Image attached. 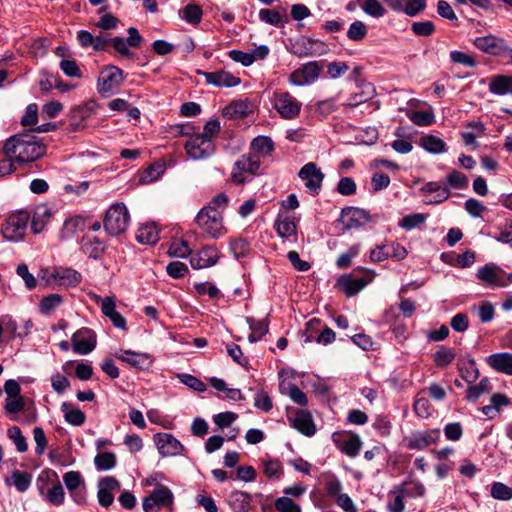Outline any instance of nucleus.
<instances>
[{
    "mask_svg": "<svg viewBox=\"0 0 512 512\" xmlns=\"http://www.w3.org/2000/svg\"><path fill=\"white\" fill-rule=\"evenodd\" d=\"M8 437L13 440L16 449L20 453H24L28 449V445L25 437L22 435V432L19 427L12 426L7 431Z\"/></svg>",
    "mask_w": 512,
    "mask_h": 512,
    "instance_id": "nucleus-55",
    "label": "nucleus"
},
{
    "mask_svg": "<svg viewBox=\"0 0 512 512\" xmlns=\"http://www.w3.org/2000/svg\"><path fill=\"white\" fill-rule=\"evenodd\" d=\"M477 49L493 56H505L509 50V45L504 39L497 37L495 34H486L477 37L474 40Z\"/></svg>",
    "mask_w": 512,
    "mask_h": 512,
    "instance_id": "nucleus-12",
    "label": "nucleus"
},
{
    "mask_svg": "<svg viewBox=\"0 0 512 512\" xmlns=\"http://www.w3.org/2000/svg\"><path fill=\"white\" fill-rule=\"evenodd\" d=\"M490 390V381L487 378H483L477 385H472L468 387L466 399L468 401H475L482 395L488 393Z\"/></svg>",
    "mask_w": 512,
    "mask_h": 512,
    "instance_id": "nucleus-46",
    "label": "nucleus"
},
{
    "mask_svg": "<svg viewBox=\"0 0 512 512\" xmlns=\"http://www.w3.org/2000/svg\"><path fill=\"white\" fill-rule=\"evenodd\" d=\"M116 462L115 454L110 452L99 453L94 458V464L99 471H107L114 468Z\"/></svg>",
    "mask_w": 512,
    "mask_h": 512,
    "instance_id": "nucleus-47",
    "label": "nucleus"
},
{
    "mask_svg": "<svg viewBox=\"0 0 512 512\" xmlns=\"http://www.w3.org/2000/svg\"><path fill=\"white\" fill-rule=\"evenodd\" d=\"M468 185L469 180L467 176L456 169L451 170L446 176V187H448V189L463 190L466 189Z\"/></svg>",
    "mask_w": 512,
    "mask_h": 512,
    "instance_id": "nucleus-41",
    "label": "nucleus"
},
{
    "mask_svg": "<svg viewBox=\"0 0 512 512\" xmlns=\"http://www.w3.org/2000/svg\"><path fill=\"white\" fill-rule=\"evenodd\" d=\"M422 191L425 193H435V199L430 203L439 204L447 200L450 196V190L446 186H441L438 182H427L423 187Z\"/></svg>",
    "mask_w": 512,
    "mask_h": 512,
    "instance_id": "nucleus-36",
    "label": "nucleus"
},
{
    "mask_svg": "<svg viewBox=\"0 0 512 512\" xmlns=\"http://www.w3.org/2000/svg\"><path fill=\"white\" fill-rule=\"evenodd\" d=\"M375 277V273L371 270L365 271V277L353 278L350 275L342 276L339 279V285L347 296H354L360 292L368 283H370Z\"/></svg>",
    "mask_w": 512,
    "mask_h": 512,
    "instance_id": "nucleus-20",
    "label": "nucleus"
},
{
    "mask_svg": "<svg viewBox=\"0 0 512 512\" xmlns=\"http://www.w3.org/2000/svg\"><path fill=\"white\" fill-rule=\"evenodd\" d=\"M30 214L20 210L11 214L2 226V234L5 239L19 242L24 239L28 229Z\"/></svg>",
    "mask_w": 512,
    "mask_h": 512,
    "instance_id": "nucleus-6",
    "label": "nucleus"
},
{
    "mask_svg": "<svg viewBox=\"0 0 512 512\" xmlns=\"http://www.w3.org/2000/svg\"><path fill=\"white\" fill-rule=\"evenodd\" d=\"M290 425L305 436H313L316 432L311 414L306 410H298L288 418Z\"/></svg>",
    "mask_w": 512,
    "mask_h": 512,
    "instance_id": "nucleus-21",
    "label": "nucleus"
},
{
    "mask_svg": "<svg viewBox=\"0 0 512 512\" xmlns=\"http://www.w3.org/2000/svg\"><path fill=\"white\" fill-rule=\"evenodd\" d=\"M393 494H395V497L393 500L389 501L388 503V510L390 512H404L405 504H404V497L405 495V484L396 487L393 491Z\"/></svg>",
    "mask_w": 512,
    "mask_h": 512,
    "instance_id": "nucleus-49",
    "label": "nucleus"
},
{
    "mask_svg": "<svg viewBox=\"0 0 512 512\" xmlns=\"http://www.w3.org/2000/svg\"><path fill=\"white\" fill-rule=\"evenodd\" d=\"M490 494L496 500L509 501L512 499V487L495 481L491 484Z\"/></svg>",
    "mask_w": 512,
    "mask_h": 512,
    "instance_id": "nucleus-48",
    "label": "nucleus"
},
{
    "mask_svg": "<svg viewBox=\"0 0 512 512\" xmlns=\"http://www.w3.org/2000/svg\"><path fill=\"white\" fill-rule=\"evenodd\" d=\"M130 216L123 203L113 204L106 212L103 225L111 236H118L126 231Z\"/></svg>",
    "mask_w": 512,
    "mask_h": 512,
    "instance_id": "nucleus-5",
    "label": "nucleus"
},
{
    "mask_svg": "<svg viewBox=\"0 0 512 512\" xmlns=\"http://www.w3.org/2000/svg\"><path fill=\"white\" fill-rule=\"evenodd\" d=\"M476 277L479 282L491 288L507 287L506 272L494 263H488L477 270Z\"/></svg>",
    "mask_w": 512,
    "mask_h": 512,
    "instance_id": "nucleus-10",
    "label": "nucleus"
},
{
    "mask_svg": "<svg viewBox=\"0 0 512 512\" xmlns=\"http://www.w3.org/2000/svg\"><path fill=\"white\" fill-rule=\"evenodd\" d=\"M195 223L204 237L218 239L227 233L223 215L215 210L201 208L195 217Z\"/></svg>",
    "mask_w": 512,
    "mask_h": 512,
    "instance_id": "nucleus-2",
    "label": "nucleus"
},
{
    "mask_svg": "<svg viewBox=\"0 0 512 512\" xmlns=\"http://www.w3.org/2000/svg\"><path fill=\"white\" fill-rule=\"evenodd\" d=\"M150 496L158 504V507L171 505L174 498L171 490L163 485L157 486Z\"/></svg>",
    "mask_w": 512,
    "mask_h": 512,
    "instance_id": "nucleus-43",
    "label": "nucleus"
},
{
    "mask_svg": "<svg viewBox=\"0 0 512 512\" xmlns=\"http://www.w3.org/2000/svg\"><path fill=\"white\" fill-rule=\"evenodd\" d=\"M63 298L59 294H50L44 297L40 302V310L44 314H49L55 310L61 303Z\"/></svg>",
    "mask_w": 512,
    "mask_h": 512,
    "instance_id": "nucleus-57",
    "label": "nucleus"
},
{
    "mask_svg": "<svg viewBox=\"0 0 512 512\" xmlns=\"http://www.w3.org/2000/svg\"><path fill=\"white\" fill-rule=\"evenodd\" d=\"M440 429H428L412 433L406 439V446L411 450H423L440 439Z\"/></svg>",
    "mask_w": 512,
    "mask_h": 512,
    "instance_id": "nucleus-15",
    "label": "nucleus"
},
{
    "mask_svg": "<svg viewBox=\"0 0 512 512\" xmlns=\"http://www.w3.org/2000/svg\"><path fill=\"white\" fill-rule=\"evenodd\" d=\"M298 177L305 182L306 189L312 195H318L325 175L316 163L308 162L299 170Z\"/></svg>",
    "mask_w": 512,
    "mask_h": 512,
    "instance_id": "nucleus-11",
    "label": "nucleus"
},
{
    "mask_svg": "<svg viewBox=\"0 0 512 512\" xmlns=\"http://www.w3.org/2000/svg\"><path fill=\"white\" fill-rule=\"evenodd\" d=\"M358 3L361 9L371 17L380 18L386 13L384 6L378 0H362Z\"/></svg>",
    "mask_w": 512,
    "mask_h": 512,
    "instance_id": "nucleus-44",
    "label": "nucleus"
},
{
    "mask_svg": "<svg viewBox=\"0 0 512 512\" xmlns=\"http://www.w3.org/2000/svg\"><path fill=\"white\" fill-rule=\"evenodd\" d=\"M250 113V104L246 100L233 101L223 109V116L229 119H241Z\"/></svg>",
    "mask_w": 512,
    "mask_h": 512,
    "instance_id": "nucleus-31",
    "label": "nucleus"
},
{
    "mask_svg": "<svg viewBox=\"0 0 512 512\" xmlns=\"http://www.w3.org/2000/svg\"><path fill=\"white\" fill-rule=\"evenodd\" d=\"M30 218L32 232L34 234H39L44 231L50 222L52 218V211L47 205L41 204L34 209L33 215L32 217L30 216Z\"/></svg>",
    "mask_w": 512,
    "mask_h": 512,
    "instance_id": "nucleus-26",
    "label": "nucleus"
},
{
    "mask_svg": "<svg viewBox=\"0 0 512 512\" xmlns=\"http://www.w3.org/2000/svg\"><path fill=\"white\" fill-rule=\"evenodd\" d=\"M320 74L317 62H309L293 71L289 76V83L295 86L309 85L315 82Z\"/></svg>",
    "mask_w": 512,
    "mask_h": 512,
    "instance_id": "nucleus-14",
    "label": "nucleus"
},
{
    "mask_svg": "<svg viewBox=\"0 0 512 512\" xmlns=\"http://www.w3.org/2000/svg\"><path fill=\"white\" fill-rule=\"evenodd\" d=\"M63 481L75 503L82 505L85 503V496L77 492V489L84 483L83 478L78 471H69L63 475Z\"/></svg>",
    "mask_w": 512,
    "mask_h": 512,
    "instance_id": "nucleus-27",
    "label": "nucleus"
},
{
    "mask_svg": "<svg viewBox=\"0 0 512 512\" xmlns=\"http://www.w3.org/2000/svg\"><path fill=\"white\" fill-rule=\"evenodd\" d=\"M260 167V160L251 154L242 155L234 164L232 178L236 183H243L245 178L243 173L256 174Z\"/></svg>",
    "mask_w": 512,
    "mask_h": 512,
    "instance_id": "nucleus-18",
    "label": "nucleus"
},
{
    "mask_svg": "<svg viewBox=\"0 0 512 512\" xmlns=\"http://www.w3.org/2000/svg\"><path fill=\"white\" fill-rule=\"evenodd\" d=\"M178 378L180 379L181 383L197 392L206 391L205 383L193 375L184 373L180 374Z\"/></svg>",
    "mask_w": 512,
    "mask_h": 512,
    "instance_id": "nucleus-63",
    "label": "nucleus"
},
{
    "mask_svg": "<svg viewBox=\"0 0 512 512\" xmlns=\"http://www.w3.org/2000/svg\"><path fill=\"white\" fill-rule=\"evenodd\" d=\"M251 149L262 156H269L274 150V143L268 136H258L252 140Z\"/></svg>",
    "mask_w": 512,
    "mask_h": 512,
    "instance_id": "nucleus-40",
    "label": "nucleus"
},
{
    "mask_svg": "<svg viewBox=\"0 0 512 512\" xmlns=\"http://www.w3.org/2000/svg\"><path fill=\"white\" fill-rule=\"evenodd\" d=\"M44 475H46L47 479L54 481L52 487L45 493L44 500L54 506L62 505L65 501V491L59 481L58 474L55 471L46 469L42 471L38 480H41Z\"/></svg>",
    "mask_w": 512,
    "mask_h": 512,
    "instance_id": "nucleus-17",
    "label": "nucleus"
},
{
    "mask_svg": "<svg viewBox=\"0 0 512 512\" xmlns=\"http://www.w3.org/2000/svg\"><path fill=\"white\" fill-rule=\"evenodd\" d=\"M456 357L454 349L441 347L434 354V362L438 367H445L452 363Z\"/></svg>",
    "mask_w": 512,
    "mask_h": 512,
    "instance_id": "nucleus-51",
    "label": "nucleus"
},
{
    "mask_svg": "<svg viewBox=\"0 0 512 512\" xmlns=\"http://www.w3.org/2000/svg\"><path fill=\"white\" fill-rule=\"evenodd\" d=\"M101 311L110 319L115 327L127 330L125 318L116 311V301L114 297H105L101 299Z\"/></svg>",
    "mask_w": 512,
    "mask_h": 512,
    "instance_id": "nucleus-24",
    "label": "nucleus"
},
{
    "mask_svg": "<svg viewBox=\"0 0 512 512\" xmlns=\"http://www.w3.org/2000/svg\"><path fill=\"white\" fill-rule=\"evenodd\" d=\"M124 79L123 70L114 65L105 66L98 76V92L102 95L113 94L120 88Z\"/></svg>",
    "mask_w": 512,
    "mask_h": 512,
    "instance_id": "nucleus-7",
    "label": "nucleus"
},
{
    "mask_svg": "<svg viewBox=\"0 0 512 512\" xmlns=\"http://www.w3.org/2000/svg\"><path fill=\"white\" fill-rule=\"evenodd\" d=\"M361 447V439L358 435L355 434L344 441L341 451L349 457H355L360 452Z\"/></svg>",
    "mask_w": 512,
    "mask_h": 512,
    "instance_id": "nucleus-53",
    "label": "nucleus"
},
{
    "mask_svg": "<svg viewBox=\"0 0 512 512\" xmlns=\"http://www.w3.org/2000/svg\"><path fill=\"white\" fill-rule=\"evenodd\" d=\"M78 42L83 47H92L94 50H104L108 44L103 34H78Z\"/></svg>",
    "mask_w": 512,
    "mask_h": 512,
    "instance_id": "nucleus-33",
    "label": "nucleus"
},
{
    "mask_svg": "<svg viewBox=\"0 0 512 512\" xmlns=\"http://www.w3.org/2000/svg\"><path fill=\"white\" fill-rule=\"evenodd\" d=\"M277 234L281 238H289L296 235L297 226L294 220L290 217H279L275 223Z\"/></svg>",
    "mask_w": 512,
    "mask_h": 512,
    "instance_id": "nucleus-38",
    "label": "nucleus"
},
{
    "mask_svg": "<svg viewBox=\"0 0 512 512\" xmlns=\"http://www.w3.org/2000/svg\"><path fill=\"white\" fill-rule=\"evenodd\" d=\"M219 252L215 246H205L190 257V264L193 269H204L217 263Z\"/></svg>",
    "mask_w": 512,
    "mask_h": 512,
    "instance_id": "nucleus-19",
    "label": "nucleus"
},
{
    "mask_svg": "<svg viewBox=\"0 0 512 512\" xmlns=\"http://www.w3.org/2000/svg\"><path fill=\"white\" fill-rule=\"evenodd\" d=\"M252 496L244 491H233L228 496V504L234 512H249Z\"/></svg>",
    "mask_w": 512,
    "mask_h": 512,
    "instance_id": "nucleus-28",
    "label": "nucleus"
},
{
    "mask_svg": "<svg viewBox=\"0 0 512 512\" xmlns=\"http://www.w3.org/2000/svg\"><path fill=\"white\" fill-rule=\"evenodd\" d=\"M270 103L279 116L285 120L297 118L302 108V103L290 92L284 90L274 91L270 97Z\"/></svg>",
    "mask_w": 512,
    "mask_h": 512,
    "instance_id": "nucleus-3",
    "label": "nucleus"
},
{
    "mask_svg": "<svg viewBox=\"0 0 512 512\" xmlns=\"http://www.w3.org/2000/svg\"><path fill=\"white\" fill-rule=\"evenodd\" d=\"M459 372L463 380L471 384L479 377V370L474 360H468L459 367Z\"/></svg>",
    "mask_w": 512,
    "mask_h": 512,
    "instance_id": "nucleus-50",
    "label": "nucleus"
},
{
    "mask_svg": "<svg viewBox=\"0 0 512 512\" xmlns=\"http://www.w3.org/2000/svg\"><path fill=\"white\" fill-rule=\"evenodd\" d=\"M486 362L495 371L512 376V353L491 354L486 358Z\"/></svg>",
    "mask_w": 512,
    "mask_h": 512,
    "instance_id": "nucleus-25",
    "label": "nucleus"
},
{
    "mask_svg": "<svg viewBox=\"0 0 512 512\" xmlns=\"http://www.w3.org/2000/svg\"><path fill=\"white\" fill-rule=\"evenodd\" d=\"M360 252L359 245H352L345 253L341 254L337 259V266L341 269L347 268L351 265L352 259L355 258Z\"/></svg>",
    "mask_w": 512,
    "mask_h": 512,
    "instance_id": "nucleus-61",
    "label": "nucleus"
},
{
    "mask_svg": "<svg viewBox=\"0 0 512 512\" xmlns=\"http://www.w3.org/2000/svg\"><path fill=\"white\" fill-rule=\"evenodd\" d=\"M82 249L90 258H98L103 252L101 241L96 237H85L82 240Z\"/></svg>",
    "mask_w": 512,
    "mask_h": 512,
    "instance_id": "nucleus-45",
    "label": "nucleus"
},
{
    "mask_svg": "<svg viewBox=\"0 0 512 512\" xmlns=\"http://www.w3.org/2000/svg\"><path fill=\"white\" fill-rule=\"evenodd\" d=\"M72 348L76 354L86 355L96 346L95 333L88 328H81L72 335Z\"/></svg>",
    "mask_w": 512,
    "mask_h": 512,
    "instance_id": "nucleus-16",
    "label": "nucleus"
},
{
    "mask_svg": "<svg viewBox=\"0 0 512 512\" xmlns=\"http://www.w3.org/2000/svg\"><path fill=\"white\" fill-rule=\"evenodd\" d=\"M205 77L208 84L217 87H234L240 84L241 80L239 77L233 75L228 71H216V72H199Z\"/></svg>",
    "mask_w": 512,
    "mask_h": 512,
    "instance_id": "nucleus-23",
    "label": "nucleus"
},
{
    "mask_svg": "<svg viewBox=\"0 0 512 512\" xmlns=\"http://www.w3.org/2000/svg\"><path fill=\"white\" fill-rule=\"evenodd\" d=\"M279 389L282 394L288 395L294 403L300 406H306L308 404L306 394L300 390L297 385L281 383Z\"/></svg>",
    "mask_w": 512,
    "mask_h": 512,
    "instance_id": "nucleus-34",
    "label": "nucleus"
},
{
    "mask_svg": "<svg viewBox=\"0 0 512 512\" xmlns=\"http://www.w3.org/2000/svg\"><path fill=\"white\" fill-rule=\"evenodd\" d=\"M12 482L7 484H12L16 487L19 492H25L29 489L32 481V476L28 472L14 470L11 474Z\"/></svg>",
    "mask_w": 512,
    "mask_h": 512,
    "instance_id": "nucleus-42",
    "label": "nucleus"
},
{
    "mask_svg": "<svg viewBox=\"0 0 512 512\" xmlns=\"http://www.w3.org/2000/svg\"><path fill=\"white\" fill-rule=\"evenodd\" d=\"M69 405L64 402L61 405V410L64 413L65 421L73 426H81L86 420V415L83 411L78 408L69 409Z\"/></svg>",
    "mask_w": 512,
    "mask_h": 512,
    "instance_id": "nucleus-39",
    "label": "nucleus"
},
{
    "mask_svg": "<svg viewBox=\"0 0 512 512\" xmlns=\"http://www.w3.org/2000/svg\"><path fill=\"white\" fill-rule=\"evenodd\" d=\"M168 253L170 256L178 258H185L189 255H192V251L188 246L187 242L182 240L172 242V244L169 247Z\"/></svg>",
    "mask_w": 512,
    "mask_h": 512,
    "instance_id": "nucleus-59",
    "label": "nucleus"
},
{
    "mask_svg": "<svg viewBox=\"0 0 512 512\" xmlns=\"http://www.w3.org/2000/svg\"><path fill=\"white\" fill-rule=\"evenodd\" d=\"M464 207L467 213L474 218L482 217L487 211V207L481 201L474 198L467 199Z\"/></svg>",
    "mask_w": 512,
    "mask_h": 512,
    "instance_id": "nucleus-56",
    "label": "nucleus"
},
{
    "mask_svg": "<svg viewBox=\"0 0 512 512\" xmlns=\"http://www.w3.org/2000/svg\"><path fill=\"white\" fill-rule=\"evenodd\" d=\"M46 152V146L31 133L17 134L4 144L3 153L13 157L17 163L33 162L41 158Z\"/></svg>",
    "mask_w": 512,
    "mask_h": 512,
    "instance_id": "nucleus-1",
    "label": "nucleus"
},
{
    "mask_svg": "<svg viewBox=\"0 0 512 512\" xmlns=\"http://www.w3.org/2000/svg\"><path fill=\"white\" fill-rule=\"evenodd\" d=\"M185 151L191 159L202 160L214 153L215 145L213 140L197 133L186 141Z\"/></svg>",
    "mask_w": 512,
    "mask_h": 512,
    "instance_id": "nucleus-9",
    "label": "nucleus"
},
{
    "mask_svg": "<svg viewBox=\"0 0 512 512\" xmlns=\"http://www.w3.org/2000/svg\"><path fill=\"white\" fill-rule=\"evenodd\" d=\"M326 45L319 40L312 39L305 34H298L290 40L289 50L297 56L320 55L326 52Z\"/></svg>",
    "mask_w": 512,
    "mask_h": 512,
    "instance_id": "nucleus-8",
    "label": "nucleus"
},
{
    "mask_svg": "<svg viewBox=\"0 0 512 512\" xmlns=\"http://www.w3.org/2000/svg\"><path fill=\"white\" fill-rule=\"evenodd\" d=\"M490 93L498 96L512 95V76L496 75L489 82Z\"/></svg>",
    "mask_w": 512,
    "mask_h": 512,
    "instance_id": "nucleus-30",
    "label": "nucleus"
},
{
    "mask_svg": "<svg viewBox=\"0 0 512 512\" xmlns=\"http://www.w3.org/2000/svg\"><path fill=\"white\" fill-rule=\"evenodd\" d=\"M482 323H489L494 319L495 308L490 301H482L477 307H473Z\"/></svg>",
    "mask_w": 512,
    "mask_h": 512,
    "instance_id": "nucleus-52",
    "label": "nucleus"
},
{
    "mask_svg": "<svg viewBox=\"0 0 512 512\" xmlns=\"http://www.w3.org/2000/svg\"><path fill=\"white\" fill-rule=\"evenodd\" d=\"M342 216L348 229L360 227L369 221L368 213L359 208H346L342 211Z\"/></svg>",
    "mask_w": 512,
    "mask_h": 512,
    "instance_id": "nucleus-29",
    "label": "nucleus"
},
{
    "mask_svg": "<svg viewBox=\"0 0 512 512\" xmlns=\"http://www.w3.org/2000/svg\"><path fill=\"white\" fill-rule=\"evenodd\" d=\"M275 509L279 512H301L300 506L286 496L276 499Z\"/></svg>",
    "mask_w": 512,
    "mask_h": 512,
    "instance_id": "nucleus-64",
    "label": "nucleus"
},
{
    "mask_svg": "<svg viewBox=\"0 0 512 512\" xmlns=\"http://www.w3.org/2000/svg\"><path fill=\"white\" fill-rule=\"evenodd\" d=\"M42 279L49 285L76 287L82 282V275L71 267L55 266L41 270Z\"/></svg>",
    "mask_w": 512,
    "mask_h": 512,
    "instance_id": "nucleus-4",
    "label": "nucleus"
},
{
    "mask_svg": "<svg viewBox=\"0 0 512 512\" xmlns=\"http://www.w3.org/2000/svg\"><path fill=\"white\" fill-rule=\"evenodd\" d=\"M248 324L251 329V333L248 336V340L253 343L262 339L268 332V321L267 319L255 320L254 318H248Z\"/></svg>",
    "mask_w": 512,
    "mask_h": 512,
    "instance_id": "nucleus-37",
    "label": "nucleus"
},
{
    "mask_svg": "<svg viewBox=\"0 0 512 512\" xmlns=\"http://www.w3.org/2000/svg\"><path fill=\"white\" fill-rule=\"evenodd\" d=\"M116 357L138 370H146L152 365V358L149 354L138 353L132 350H120Z\"/></svg>",
    "mask_w": 512,
    "mask_h": 512,
    "instance_id": "nucleus-22",
    "label": "nucleus"
},
{
    "mask_svg": "<svg viewBox=\"0 0 512 512\" xmlns=\"http://www.w3.org/2000/svg\"><path fill=\"white\" fill-rule=\"evenodd\" d=\"M39 87L42 92L48 93L56 87H61V80L58 76L45 73L39 80Z\"/></svg>",
    "mask_w": 512,
    "mask_h": 512,
    "instance_id": "nucleus-60",
    "label": "nucleus"
},
{
    "mask_svg": "<svg viewBox=\"0 0 512 512\" xmlns=\"http://www.w3.org/2000/svg\"><path fill=\"white\" fill-rule=\"evenodd\" d=\"M230 250L234 257L239 259L249 254L250 245L246 239L236 238L230 240Z\"/></svg>",
    "mask_w": 512,
    "mask_h": 512,
    "instance_id": "nucleus-54",
    "label": "nucleus"
},
{
    "mask_svg": "<svg viewBox=\"0 0 512 512\" xmlns=\"http://www.w3.org/2000/svg\"><path fill=\"white\" fill-rule=\"evenodd\" d=\"M136 239L141 244L153 245L159 240V230L154 223H146L139 227Z\"/></svg>",
    "mask_w": 512,
    "mask_h": 512,
    "instance_id": "nucleus-32",
    "label": "nucleus"
},
{
    "mask_svg": "<svg viewBox=\"0 0 512 512\" xmlns=\"http://www.w3.org/2000/svg\"><path fill=\"white\" fill-rule=\"evenodd\" d=\"M154 442L162 457L178 456L184 450L181 442L169 433L155 434Z\"/></svg>",
    "mask_w": 512,
    "mask_h": 512,
    "instance_id": "nucleus-13",
    "label": "nucleus"
},
{
    "mask_svg": "<svg viewBox=\"0 0 512 512\" xmlns=\"http://www.w3.org/2000/svg\"><path fill=\"white\" fill-rule=\"evenodd\" d=\"M229 198L225 193H219L216 196H214L210 202L205 205L203 208L210 210H215L219 214L223 215L224 210L226 209L228 205Z\"/></svg>",
    "mask_w": 512,
    "mask_h": 512,
    "instance_id": "nucleus-58",
    "label": "nucleus"
},
{
    "mask_svg": "<svg viewBox=\"0 0 512 512\" xmlns=\"http://www.w3.org/2000/svg\"><path fill=\"white\" fill-rule=\"evenodd\" d=\"M420 145L429 153L440 154L447 150L446 143L435 135H426L421 138Z\"/></svg>",
    "mask_w": 512,
    "mask_h": 512,
    "instance_id": "nucleus-35",
    "label": "nucleus"
},
{
    "mask_svg": "<svg viewBox=\"0 0 512 512\" xmlns=\"http://www.w3.org/2000/svg\"><path fill=\"white\" fill-rule=\"evenodd\" d=\"M25 401L23 396L6 397L5 411L9 414H16L24 409Z\"/></svg>",
    "mask_w": 512,
    "mask_h": 512,
    "instance_id": "nucleus-62",
    "label": "nucleus"
}]
</instances>
